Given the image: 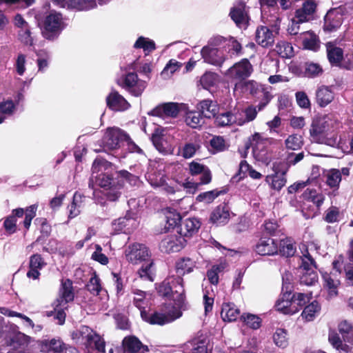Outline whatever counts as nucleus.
Here are the masks:
<instances>
[{
    "mask_svg": "<svg viewBox=\"0 0 353 353\" xmlns=\"http://www.w3.org/2000/svg\"><path fill=\"white\" fill-rule=\"evenodd\" d=\"M110 166L107 161L97 159L92 167V174L88 186L93 190L94 199L101 204L104 203L101 194H103L108 201H117L121 194L123 179H129L132 176L128 172L121 170L119 172V176L114 179L108 171Z\"/></svg>",
    "mask_w": 353,
    "mask_h": 353,
    "instance_id": "nucleus-1",
    "label": "nucleus"
},
{
    "mask_svg": "<svg viewBox=\"0 0 353 353\" xmlns=\"http://www.w3.org/2000/svg\"><path fill=\"white\" fill-rule=\"evenodd\" d=\"M340 123L334 115L329 114L312 121L310 134L312 139L321 144L336 147L339 143L336 130Z\"/></svg>",
    "mask_w": 353,
    "mask_h": 353,
    "instance_id": "nucleus-2",
    "label": "nucleus"
},
{
    "mask_svg": "<svg viewBox=\"0 0 353 353\" xmlns=\"http://www.w3.org/2000/svg\"><path fill=\"white\" fill-rule=\"evenodd\" d=\"M125 253L127 261L132 264L145 262L139 270V274L141 278L152 281V263L150 260V255L148 248L143 244L134 243L128 246Z\"/></svg>",
    "mask_w": 353,
    "mask_h": 353,
    "instance_id": "nucleus-3",
    "label": "nucleus"
},
{
    "mask_svg": "<svg viewBox=\"0 0 353 353\" xmlns=\"http://www.w3.org/2000/svg\"><path fill=\"white\" fill-rule=\"evenodd\" d=\"M313 248L316 250V247L313 243L307 245L303 244L300 247L302 253L301 256L302 263L300 266V281L306 285H314L318 281V275L315 271V262L309 252Z\"/></svg>",
    "mask_w": 353,
    "mask_h": 353,
    "instance_id": "nucleus-4",
    "label": "nucleus"
},
{
    "mask_svg": "<svg viewBox=\"0 0 353 353\" xmlns=\"http://www.w3.org/2000/svg\"><path fill=\"white\" fill-rule=\"evenodd\" d=\"M183 279L180 276L170 277L159 286V293L175 302L178 307H183L185 302V290Z\"/></svg>",
    "mask_w": 353,
    "mask_h": 353,
    "instance_id": "nucleus-5",
    "label": "nucleus"
},
{
    "mask_svg": "<svg viewBox=\"0 0 353 353\" xmlns=\"http://www.w3.org/2000/svg\"><path fill=\"white\" fill-rule=\"evenodd\" d=\"M181 307L176 305H167L161 309L160 311L155 312L149 316L144 311L141 312V317L150 324L163 325L170 323L181 316Z\"/></svg>",
    "mask_w": 353,
    "mask_h": 353,
    "instance_id": "nucleus-6",
    "label": "nucleus"
},
{
    "mask_svg": "<svg viewBox=\"0 0 353 353\" xmlns=\"http://www.w3.org/2000/svg\"><path fill=\"white\" fill-rule=\"evenodd\" d=\"M250 142L254 158L259 161L268 163L270 161V157L266 148L270 143V139L265 137L261 133L255 132L250 138Z\"/></svg>",
    "mask_w": 353,
    "mask_h": 353,
    "instance_id": "nucleus-7",
    "label": "nucleus"
},
{
    "mask_svg": "<svg viewBox=\"0 0 353 353\" xmlns=\"http://www.w3.org/2000/svg\"><path fill=\"white\" fill-rule=\"evenodd\" d=\"M63 28V18L60 13L51 12L43 22V34L48 39H53Z\"/></svg>",
    "mask_w": 353,
    "mask_h": 353,
    "instance_id": "nucleus-8",
    "label": "nucleus"
},
{
    "mask_svg": "<svg viewBox=\"0 0 353 353\" xmlns=\"http://www.w3.org/2000/svg\"><path fill=\"white\" fill-rule=\"evenodd\" d=\"M117 84L135 97L140 96L146 87V83L138 79L137 74L129 72L117 80Z\"/></svg>",
    "mask_w": 353,
    "mask_h": 353,
    "instance_id": "nucleus-9",
    "label": "nucleus"
},
{
    "mask_svg": "<svg viewBox=\"0 0 353 353\" xmlns=\"http://www.w3.org/2000/svg\"><path fill=\"white\" fill-rule=\"evenodd\" d=\"M127 138V134L118 128L107 129L102 140L103 150L105 151L115 150L121 146Z\"/></svg>",
    "mask_w": 353,
    "mask_h": 353,
    "instance_id": "nucleus-10",
    "label": "nucleus"
},
{
    "mask_svg": "<svg viewBox=\"0 0 353 353\" xmlns=\"http://www.w3.org/2000/svg\"><path fill=\"white\" fill-rule=\"evenodd\" d=\"M186 109L185 104L169 102L158 105L151 111L150 114L163 119L166 117L175 118L180 112L185 111Z\"/></svg>",
    "mask_w": 353,
    "mask_h": 353,
    "instance_id": "nucleus-11",
    "label": "nucleus"
},
{
    "mask_svg": "<svg viewBox=\"0 0 353 353\" xmlns=\"http://www.w3.org/2000/svg\"><path fill=\"white\" fill-rule=\"evenodd\" d=\"M339 261H334L333 266L334 270L330 273L325 272L322 274L324 281V288L327 290L329 298L334 297L337 295V288L340 284L338 274L340 271L338 267Z\"/></svg>",
    "mask_w": 353,
    "mask_h": 353,
    "instance_id": "nucleus-12",
    "label": "nucleus"
},
{
    "mask_svg": "<svg viewBox=\"0 0 353 353\" xmlns=\"http://www.w3.org/2000/svg\"><path fill=\"white\" fill-rule=\"evenodd\" d=\"M253 72L252 64L247 59H243L234 64L225 73L230 78L243 80L249 77Z\"/></svg>",
    "mask_w": 353,
    "mask_h": 353,
    "instance_id": "nucleus-13",
    "label": "nucleus"
},
{
    "mask_svg": "<svg viewBox=\"0 0 353 353\" xmlns=\"http://www.w3.org/2000/svg\"><path fill=\"white\" fill-rule=\"evenodd\" d=\"M185 243L186 240L181 235H171L161 241L159 248L161 252L165 253L176 252L180 251Z\"/></svg>",
    "mask_w": 353,
    "mask_h": 353,
    "instance_id": "nucleus-14",
    "label": "nucleus"
},
{
    "mask_svg": "<svg viewBox=\"0 0 353 353\" xmlns=\"http://www.w3.org/2000/svg\"><path fill=\"white\" fill-rule=\"evenodd\" d=\"M263 89V85L254 80L239 81L236 83L234 88V94L241 95L250 94L256 97Z\"/></svg>",
    "mask_w": 353,
    "mask_h": 353,
    "instance_id": "nucleus-15",
    "label": "nucleus"
},
{
    "mask_svg": "<svg viewBox=\"0 0 353 353\" xmlns=\"http://www.w3.org/2000/svg\"><path fill=\"white\" fill-rule=\"evenodd\" d=\"M255 252L261 256H271L279 252V246L276 241L271 238H261L254 247Z\"/></svg>",
    "mask_w": 353,
    "mask_h": 353,
    "instance_id": "nucleus-16",
    "label": "nucleus"
},
{
    "mask_svg": "<svg viewBox=\"0 0 353 353\" xmlns=\"http://www.w3.org/2000/svg\"><path fill=\"white\" fill-rule=\"evenodd\" d=\"M275 307L278 311L285 314H294L297 312V308L294 306L292 293L288 291L282 294L276 301Z\"/></svg>",
    "mask_w": 353,
    "mask_h": 353,
    "instance_id": "nucleus-17",
    "label": "nucleus"
},
{
    "mask_svg": "<svg viewBox=\"0 0 353 353\" xmlns=\"http://www.w3.org/2000/svg\"><path fill=\"white\" fill-rule=\"evenodd\" d=\"M106 102L108 107L114 111H124L130 106L125 99L115 90L108 95Z\"/></svg>",
    "mask_w": 353,
    "mask_h": 353,
    "instance_id": "nucleus-18",
    "label": "nucleus"
},
{
    "mask_svg": "<svg viewBox=\"0 0 353 353\" xmlns=\"http://www.w3.org/2000/svg\"><path fill=\"white\" fill-rule=\"evenodd\" d=\"M207 344L206 337L201 334L187 342L183 346V352L185 353H208Z\"/></svg>",
    "mask_w": 353,
    "mask_h": 353,
    "instance_id": "nucleus-19",
    "label": "nucleus"
},
{
    "mask_svg": "<svg viewBox=\"0 0 353 353\" xmlns=\"http://www.w3.org/2000/svg\"><path fill=\"white\" fill-rule=\"evenodd\" d=\"M316 9V4L314 1H305L301 8L297 9L295 12V16L298 21L305 23L314 18V14Z\"/></svg>",
    "mask_w": 353,
    "mask_h": 353,
    "instance_id": "nucleus-20",
    "label": "nucleus"
},
{
    "mask_svg": "<svg viewBox=\"0 0 353 353\" xmlns=\"http://www.w3.org/2000/svg\"><path fill=\"white\" fill-rule=\"evenodd\" d=\"M188 171L192 176L201 174L200 183L208 184L212 180L210 170L205 165L199 163L192 161L188 165Z\"/></svg>",
    "mask_w": 353,
    "mask_h": 353,
    "instance_id": "nucleus-21",
    "label": "nucleus"
},
{
    "mask_svg": "<svg viewBox=\"0 0 353 353\" xmlns=\"http://www.w3.org/2000/svg\"><path fill=\"white\" fill-rule=\"evenodd\" d=\"M201 55L205 62L214 65L220 66L225 61L223 52L216 48L205 46L201 50Z\"/></svg>",
    "mask_w": 353,
    "mask_h": 353,
    "instance_id": "nucleus-22",
    "label": "nucleus"
},
{
    "mask_svg": "<svg viewBox=\"0 0 353 353\" xmlns=\"http://www.w3.org/2000/svg\"><path fill=\"white\" fill-rule=\"evenodd\" d=\"M230 15L234 23L241 28H245L248 23V17L245 10V5L239 3L231 8Z\"/></svg>",
    "mask_w": 353,
    "mask_h": 353,
    "instance_id": "nucleus-23",
    "label": "nucleus"
},
{
    "mask_svg": "<svg viewBox=\"0 0 353 353\" xmlns=\"http://www.w3.org/2000/svg\"><path fill=\"white\" fill-rule=\"evenodd\" d=\"M230 218V211L226 205H220L212 212L210 221L216 225L226 224Z\"/></svg>",
    "mask_w": 353,
    "mask_h": 353,
    "instance_id": "nucleus-24",
    "label": "nucleus"
},
{
    "mask_svg": "<svg viewBox=\"0 0 353 353\" xmlns=\"http://www.w3.org/2000/svg\"><path fill=\"white\" fill-rule=\"evenodd\" d=\"M74 299V293L72 292V284L70 280H66L62 283V288L60 291V296L54 302L55 309L59 306L67 305V303Z\"/></svg>",
    "mask_w": 353,
    "mask_h": 353,
    "instance_id": "nucleus-25",
    "label": "nucleus"
},
{
    "mask_svg": "<svg viewBox=\"0 0 353 353\" xmlns=\"http://www.w3.org/2000/svg\"><path fill=\"white\" fill-rule=\"evenodd\" d=\"M122 345L125 351L132 353H145L148 351V347L143 345L138 338L134 336L125 337Z\"/></svg>",
    "mask_w": 353,
    "mask_h": 353,
    "instance_id": "nucleus-26",
    "label": "nucleus"
},
{
    "mask_svg": "<svg viewBox=\"0 0 353 353\" xmlns=\"http://www.w3.org/2000/svg\"><path fill=\"white\" fill-rule=\"evenodd\" d=\"M256 41L263 47L272 46L274 42V34L268 27L261 26L256 30Z\"/></svg>",
    "mask_w": 353,
    "mask_h": 353,
    "instance_id": "nucleus-27",
    "label": "nucleus"
},
{
    "mask_svg": "<svg viewBox=\"0 0 353 353\" xmlns=\"http://www.w3.org/2000/svg\"><path fill=\"white\" fill-rule=\"evenodd\" d=\"M201 226L199 220L196 218H188L183 221L180 225V235L183 237L192 236L197 232Z\"/></svg>",
    "mask_w": 353,
    "mask_h": 353,
    "instance_id": "nucleus-28",
    "label": "nucleus"
},
{
    "mask_svg": "<svg viewBox=\"0 0 353 353\" xmlns=\"http://www.w3.org/2000/svg\"><path fill=\"white\" fill-rule=\"evenodd\" d=\"M324 28L328 31H333L342 23V16L338 10H332L325 16Z\"/></svg>",
    "mask_w": 353,
    "mask_h": 353,
    "instance_id": "nucleus-29",
    "label": "nucleus"
},
{
    "mask_svg": "<svg viewBox=\"0 0 353 353\" xmlns=\"http://www.w3.org/2000/svg\"><path fill=\"white\" fill-rule=\"evenodd\" d=\"M87 353H105V341L95 332L85 345Z\"/></svg>",
    "mask_w": 353,
    "mask_h": 353,
    "instance_id": "nucleus-30",
    "label": "nucleus"
},
{
    "mask_svg": "<svg viewBox=\"0 0 353 353\" xmlns=\"http://www.w3.org/2000/svg\"><path fill=\"white\" fill-rule=\"evenodd\" d=\"M66 345L60 339L45 341L41 345V351L45 353H64Z\"/></svg>",
    "mask_w": 353,
    "mask_h": 353,
    "instance_id": "nucleus-31",
    "label": "nucleus"
},
{
    "mask_svg": "<svg viewBox=\"0 0 353 353\" xmlns=\"http://www.w3.org/2000/svg\"><path fill=\"white\" fill-rule=\"evenodd\" d=\"M334 98V92L327 86H321L316 92V102L321 107L327 106Z\"/></svg>",
    "mask_w": 353,
    "mask_h": 353,
    "instance_id": "nucleus-32",
    "label": "nucleus"
},
{
    "mask_svg": "<svg viewBox=\"0 0 353 353\" xmlns=\"http://www.w3.org/2000/svg\"><path fill=\"white\" fill-rule=\"evenodd\" d=\"M94 332V331L88 326H81L79 329L73 331L71 334V336L75 343L82 344L85 346L92 337Z\"/></svg>",
    "mask_w": 353,
    "mask_h": 353,
    "instance_id": "nucleus-33",
    "label": "nucleus"
},
{
    "mask_svg": "<svg viewBox=\"0 0 353 353\" xmlns=\"http://www.w3.org/2000/svg\"><path fill=\"white\" fill-rule=\"evenodd\" d=\"M221 317L224 321H236L240 316L239 309L232 303H225L222 305Z\"/></svg>",
    "mask_w": 353,
    "mask_h": 353,
    "instance_id": "nucleus-34",
    "label": "nucleus"
},
{
    "mask_svg": "<svg viewBox=\"0 0 353 353\" xmlns=\"http://www.w3.org/2000/svg\"><path fill=\"white\" fill-rule=\"evenodd\" d=\"M304 48L316 51L319 48V40L317 36L311 31H306L300 34Z\"/></svg>",
    "mask_w": 353,
    "mask_h": 353,
    "instance_id": "nucleus-35",
    "label": "nucleus"
},
{
    "mask_svg": "<svg viewBox=\"0 0 353 353\" xmlns=\"http://www.w3.org/2000/svg\"><path fill=\"white\" fill-rule=\"evenodd\" d=\"M261 110H259L258 105H248L243 110L244 117H241V115H237V125H243L246 123H249L254 121L256 118L258 112Z\"/></svg>",
    "mask_w": 353,
    "mask_h": 353,
    "instance_id": "nucleus-36",
    "label": "nucleus"
},
{
    "mask_svg": "<svg viewBox=\"0 0 353 353\" xmlns=\"http://www.w3.org/2000/svg\"><path fill=\"white\" fill-rule=\"evenodd\" d=\"M327 58L332 64H339L343 58V52L341 48L334 43L329 42L326 44Z\"/></svg>",
    "mask_w": 353,
    "mask_h": 353,
    "instance_id": "nucleus-37",
    "label": "nucleus"
},
{
    "mask_svg": "<svg viewBox=\"0 0 353 353\" xmlns=\"http://www.w3.org/2000/svg\"><path fill=\"white\" fill-rule=\"evenodd\" d=\"M320 310L321 307L319 303L316 301H312L311 303L305 306L301 313V316L306 321H312L319 314Z\"/></svg>",
    "mask_w": 353,
    "mask_h": 353,
    "instance_id": "nucleus-38",
    "label": "nucleus"
},
{
    "mask_svg": "<svg viewBox=\"0 0 353 353\" xmlns=\"http://www.w3.org/2000/svg\"><path fill=\"white\" fill-rule=\"evenodd\" d=\"M199 109L204 117L210 118L214 117L218 112V105L211 100H203L199 103Z\"/></svg>",
    "mask_w": 353,
    "mask_h": 353,
    "instance_id": "nucleus-39",
    "label": "nucleus"
},
{
    "mask_svg": "<svg viewBox=\"0 0 353 353\" xmlns=\"http://www.w3.org/2000/svg\"><path fill=\"white\" fill-rule=\"evenodd\" d=\"M296 252L293 240L286 238L280 241L279 252L286 257L292 256Z\"/></svg>",
    "mask_w": 353,
    "mask_h": 353,
    "instance_id": "nucleus-40",
    "label": "nucleus"
},
{
    "mask_svg": "<svg viewBox=\"0 0 353 353\" xmlns=\"http://www.w3.org/2000/svg\"><path fill=\"white\" fill-rule=\"evenodd\" d=\"M95 0H70L68 9H74L79 11L89 10L96 8Z\"/></svg>",
    "mask_w": 353,
    "mask_h": 353,
    "instance_id": "nucleus-41",
    "label": "nucleus"
},
{
    "mask_svg": "<svg viewBox=\"0 0 353 353\" xmlns=\"http://www.w3.org/2000/svg\"><path fill=\"white\" fill-rule=\"evenodd\" d=\"M328 341L330 343L338 350L348 352L351 350V347L347 344L343 343L339 334L333 330H330L329 332Z\"/></svg>",
    "mask_w": 353,
    "mask_h": 353,
    "instance_id": "nucleus-42",
    "label": "nucleus"
},
{
    "mask_svg": "<svg viewBox=\"0 0 353 353\" xmlns=\"http://www.w3.org/2000/svg\"><path fill=\"white\" fill-rule=\"evenodd\" d=\"M265 181L271 186V188L276 190H280L286 183V179L285 174L268 175L265 178Z\"/></svg>",
    "mask_w": 353,
    "mask_h": 353,
    "instance_id": "nucleus-43",
    "label": "nucleus"
},
{
    "mask_svg": "<svg viewBox=\"0 0 353 353\" xmlns=\"http://www.w3.org/2000/svg\"><path fill=\"white\" fill-rule=\"evenodd\" d=\"M32 341V338L29 336L18 332L11 339V345L15 349L26 348Z\"/></svg>",
    "mask_w": 353,
    "mask_h": 353,
    "instance_id": "nucleus-44",
    "label": "nucleus"
},
{
    "mask_svg": "<svg viewBox=\"0 0 353 353\" xmlns=\"http://www.w3.org/2000/svg\"><path fill=\"white\" fill-rule=\"evenodd\" d=\"M164 130L162 128H157L155 129L154 132L152 136V141L155 146V148L159 152H164L165 150V135H164Z\"/></svg>",
    "mask_w": 353,
    "mask_h": 353,
    "instance_id": "nucleus-45",
    "label": "nucleus"
},
{
    "mask_svg": "<svg viewBox=\"0 0 353 353\" xmlns=\"http://www.w3.org/2000/svg\"><path fill=\"white\" fill-rule=\"evenodd\" d=\"M225 267V263H220L219 264L212 265V268L207 272V278L211 284H218L219 273L223 272Z\"/></svg>",
    "mask_w": 353,
    "mask_h": 353,
    "instance_id": "nucleus-46",
    "label": "nucleus"
},
{
    "mask_svg": "<svg viewBox=\"0 0 353 353\" xmlns=\"http://www.w3.org/2000/svg\"><path fill=\"white\" fill-rule=\"evenodd\" d=\"M195 262L190 258H183L180 259L176 265L177 272L181 274L190 273L195 268Z\"/></svg>",
    "mask_w": 353,
    "mask_h": 353,
    "instance_id": "nucleus-47",
    "label": "nucleus"
},
{
    "mask_svg": "<svg viewBox=\"0 0 353 353\" xmlns=\"http://www.w3.org/2000/svg\"><path fill=\"white\" fill-rule=\"evenodd\" d=\"M240 319L249 327L256 330L261 327V319L255 314L244 313L240 316Z\"/></svg>",
    "mask_w": 353,
    "mask_h": 353,
    "instance_id": "nucleus-48",
    "label": "nucleus"
},
{
    "mask_svg": "<svg viewBox=\"0 0 353 353\" xmlns=\"http://www.w3.org/2000/svg\"><path fill=\"white\" fill-rule=\"evenodd\" d=\"M83 203V196L76 192L73 196V201L69 207V218L72 219L78 216L81 212Z\"/></svg>",
    "mask_w": 353,
    "mask_h": 353,
    "instance_id": "nucleus-49",
    "label": "nucleus"
},
{
    "mask_svg": "<svg viewBox=\"0 0 353 353\" xmlns=\"http://www.w3.org/2000/svg\"><path fill=\"white\" fill-rule=\"evenodd\" d=\"M215 122L219 126L237 125V115H234L230 112L222 113L216 117Z\"/></svg>",
    "mask_w": 353,
    "mask_h": 353,
    "instance_id": "nucleus-50",
    "label": "nucleus"
},
{
    "mask_svg": "<svg viewBox=\"0 0 353 353\" xmlns=\"http://www.w3.org/2000/svg\"><path fill=\"white\" fill-rule=\"evenodd\" d=\"M285 147L289 150H296L300 149L303 145V139L301 135L293 134L285 139Z\"/></svg>",
    "mask_w": 353,
    "mask_h": 353,
    "instance_id": "nucleus-51",
    "label": "nucleus"
},
{
    "mask_svg": "<svg viewBox=\"0 0 353 353\" xmlns=\"http://www.w3.org/2000/svg\"><path fill=\"white\" fill-rule=\"evenodd\" d=\"M326 183L330 188H338L341 181V173L339 170L332 169L327 172Z\"/></svg>",
    "mask_w": 353,
    "mask_h": 353,
    "instance_id": "nucleus-52",
    "label": "nucleus"
},
{
    "mask_svg": "<svg viewBox=\"0 0 353 353\" xmlns=\"http://www.w3.org/2000/svg\"><path fill=\"white\" fill-rule=\"evenodd\" d=\"M203 119L199 112L190 111L186 113L185 123L192 128H196L201 125Z\"/></svg>",
    "mask_w": 353,
    "mask_h": 353,
    "instance_id": "nucleus-53",
    "label": "nucleus"
},
{
    "mask_svg": "<svg viewBox=\"0 0 353 353\" xmlns=\"http://www.w3.org/2000/svg\"><path fill=\"white\" fill-rule=\"evenodd\" d=\"M323 70L322 67L316 63L308 62L305 64L304 74L309 78H314L320 76Z\"/></svg>",
    "mask_w": 353,
    "mask_h": 353,
    "instance_id": "nucleus-54",
    "label": "nucleus"
},
{
    "mask_svg": "<svg viewBox=\"0 0 353 353\" xmlns=\"http://www.w3.org/2000/svg\"><path fill=\"white\" fill-rule=\"evenodd\" d=\"M134 47L142 48L145 52L149 53L155 49V43L148 38L140 37L135 42Z\"/></svg>",
    "mask_w": 353,
    "mask_h": 353,
    "instance_id": "nucleus-55",
    "label": "nucleus"
},
{
    "mask_svg": "<svg viewBox=\"0 0 353 353\" xmlns=\"http://www.w3.org/2000/svg\"><path fill=\"white\" fill-rule=\"evenodd\" d=\"M277 52L283 58H290L294 55L292 45L286 41H280L276 45Z\"/></svg>",
    "mask_w": 353,
    "mask_h": 353,
    "instance_id": "nucleus-56",
    "label": "nucleus"
},
{
    "mask_svg": "<svg viewBox=\"0 0 353 353\" xmlns=\"http://www.w3.org/2000/svg\"><path fill=\"white\" fill-rule=\"evenodd\" d=\"M133 293L134 305L140 310L143 309L147 304V296L150 294L140 290H134Z\"/></svg>",
    "mask_w": 353,
    "mask_h": 353,
    "instance_id": "nucleus-57",
    "label": "nucleus"
},
{
    "mask_svg": "<svg viewBox=\"0 0 353 353\" xmlns=\"http://www.w3.org/2000/svg\"><path fill=\"white\" fill-rule=\"evenodd\" d=\"M352 325L346 321H342L339 325V330L342 334H346L343 336V340L349 343H353V334L352 333Z\"/></svg>",
    "mask_w": 353,
    "mask_h": 353,
    "instance_id": "nucleus-58",
    "label": "nucleus"
},
{
    "mask_svg": "<svg viewBox=\"0 0 353 353\" xmlns=\"http://www.w3.org/2000/svg\"><path fill=\"white\" fill-rule=\"evenodd\" d=\"M220 194L221 192L216 190L202 192L196 196V200L198 202H203L209 204L212 203L214 200L220 195Z\"/></svg>",
    "mask_w": 353,
    "mask_h": 353,
    "instance_id": "nucleus-59",
    "label": "nucleus"
},
{
    "mask_svg": "<svg viewBox=\"0 0 353 353\" xmlns=\"http://www.w3.org/2000/svg\"><path fill=\"white\" fill-rule=\"evenodd\" d=\"M292 296H293L294 306L297 308V312L312 299L311 294L296 293L292 294Z\"/></svg>",
    "mask_w": 353,
    "mask_h": 353,
    "instance_id": "nucleus-60",
    "label": "nucleus"
},
{
    "mask_svg": "<svg viewBox=\"0 0 353 353\" xmlns=\"http://www.w3.org/2000/svg\"><path fill=\"white\" fill-rule=\"evenodd\" d=\"M218 81V76L213 72L205 73L200 79V83L203 88L208 89Z\"/></svg>",
    "mask_w": 353,
    "mask_h": 353,
    "instance_id": "nucleus-61",
    "label": "nucleus"
},
{
    "mask_svg": "<svg viewBox=\"0 0 353 353\" xmlns=\"http://www.w3.org/2000/svg\"><path fill=\"white\" fill-rule=\"evenodd\" d=\"M274 341L280 347H285L288 345L287 332L284 329H277L274 334Z\"/></svg>",
    "mask_w": 353,
    "mask_h": 353,
    "instance_id": "nucleus-62",
    "label": "nucleus"
},
{
    "mask_svg": "<svg viewBox=\"0 0 353 353\" xmlns=\"http://www.w3.org/2000/svg\"><path fill=\"white\" fill-rule=\"evenodd\" d=\"M180 66L181 65L178 61L175 60L170 61L161 72V76L164 79L170 78L171 75L180 68Z\"/></svg>",
    "mask_w": 353,
    "mask_h": 353,
    "instance_id": "nucleus-63",
    "label": "nucleus"
},
{
    "mask_svg": "<svg viewBox=\"0 0 353 353\" xmlns=\"http://www.w3.org/2000/svg\"><path fill=\"white\" fill-rule=\"evenodd\" d=\"M87 288L93 294H99V292L101 290V286L100 284V279L96 274L90 278L89 283L87 285Z\"/></svg>",
    "mask_w": 353,
    "mask_h": 353,
    "instance_id": "nucleus-64",
    "label": "nucleus"
}]
</instances>
